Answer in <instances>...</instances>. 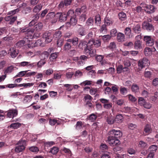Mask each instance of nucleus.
Listing matches in <instances>:
<instances>
[{
  "label": "nucleus",
  "mask_w": 158,
  "mask_h": 158,
  "mask_svg": "<svg viewBox=\"0 0 158 158\" xmlns=\"http://www.w3.org/2000/svg\"><path fill=\"white\" fill-rule=\"evenodd\" d=\"M26 141L25 139L20 140L17 143V146L15 149V151L17 152H20L24 150L26 144Z\"/></svg>",
  "instance_id": "nucleus-1"
},
{
  "label": "nucleus",
  "mask_w": 158,
  "mask_h": 158,
  "mask_svg": "<svg viewBox=\"0 0 158 158\" xmlns=\"http://www.w3.org/2000/svg\"><path fill=\"white\" fill-rule=\"evenodd\" d=\"M107 138V142L110 146H115L118 145L120 144V141L117 138L114 137L112 135H109Z\"/></svg>",
  "instance_id": "nucleus-2"
},
{
  "label": "nucleus",
  "mask_w": 158,
  "mask_h": 158,
  "mask_svg": "<svg viewBox=\"0 0 158 158\" xmlns=\"http://www.w3.org/2000/svg\"><path fill=\"white\" fill-rule=\"evenodd\" d=\"M150 65L149 61L146 58H144L140 60L138 63V66L139 68L142 69L146 66H148Z\"/></svg>",
  "instance_id": "nucleus-3"
},
{
  "label": "nucleus",
  "mask_w": 158,
  "mask_h": 158,
  "mask_svg": "<svg viewBox=\"0 0 158 158\" xmlns=\"http://www.w3.org/2000/svg\"><path fill=\"white\" fill-rule=\"evenodd\" d=\"M108 134L112 135L117 139L121 137L122 136V133L120 130L115 129L110 131L108 132Z\"/></svg>",
  "instance_id": "nucleus-4"
},
{
  "label": "nucleus",
  "mask_w": 158,
  "mask_h": 158,
  "mask_svg": "<svg viewBox=\"0 0 158 158\" xmlns=\"http://www.w3.org/2000/svg\"><path fill=\"white\" fill-rule=\"evenodd\" d=\"M143 40L145 42L146 44L149 46H152L155 42L154 40L150 36H144Z\"/></svg>",
  "instance_id": "nucleus-5"
},
{
  "label": "nucleus",
  "mask_w": 158,
  "mask_h": 158,
  "mask_svg": "<svg viewBox=\"0 0 158 158\" xmlns=\"http://www.w3.org/2000/svg\"><path fill=\"white\" fill-rule=\"evenodd\" d=\"M142 28L147 31H153L154 30V27L152 24L147 21L144 22L142 24Z\"/></svg>",
  "instance_id": "nucleus-6"
},
{
  "label": "nucleus",
  "mask_w": 158,
  "mask_h": 158,
  "mask_svg": "<svg viewBox=\"0 0 158 158\" xmlns=\"http://www.w3.org/2000/svg\"><path fill=\"white\" fill-rule=\"evenodd\" d=\"M84 51L85 54H88L91 56H94L96 55V50L95 49H93L90 47H89V45L86 46L85 49H84Z\"/></svg>",
  "instance_id": "nucleus-7"
},
{
  "label": "nucleus",
  "mask_w": 158,
  "mask_h": 158,
  "mask_svg": "<svg viewBox=\"0 0 158 158\" xmlns=\"http://www.w3.org/2000/svg\"><path fill=\"white\" fill-rule=\"evenodd\" d=\"M18 53V50L15 47H12L9 49L8 54L10 55L12 58H15L17 56Z\"/></svg>",
  "instance_id": "nucleus-8"
},
{
  "label": "nucleus",
  "mask_w": 158,
  "mask_h": 158,
  "mask_svg": "<svg viewBox=\"0 0 158 158\" xmlns=\"http://www.w3.org/2000/svg\"><path fill=\"white\" fill-rule=\"evenodd\" d=\"M18 110L16 109H11L7 111V115L10 118H13L18 114Z\"/></svg>",
  "instance_id": "nucleus-9"
},
{
  "label": "nucleus",
  "mask_w": 158,
  "mask_h": 158,
  "mask_svg": "<svg viewBox=\"0 0 158 158\" xmlns=\"http://www.w3.org/2000/svg\"><path fill=\"white\" fill-rule=\"evenodd\" d=\"M43 37L45 40L46 43L50 42L52 40V35L50 32H46L44 34Z\"/></svg>",
  "instance_id": "nucleus-10"
},
{
  "label": "nucleus",
  "mask_w": 158,
  "mask_h": 158,
  "mask_svg": "<svg viewBox=\"0 0 158 158\" xmlns=\"http://www.w3.org/2000/svg\"><path fill=\"white\" fill-rule=\"evenodd\" d=\"M56 15L59 17V20L60 22H64L68 18L66 14L64 12H58L56 13Z\"/></svg>",
  "instance_id": "nucleus-11"
},
{
  "label": "nucleus",
  "mask_w": 158,
  "mask_h": 158,
  "mask_svg": "<svg viewBox=\"0 0 158 158\" xmlns=\"http://www.w3.org/2000/svg\"><path fill=\"white\" fill-rule=\"evenodd\" d=\"M89 44H91V45L93 44L95 47L98 48L101 45V42L99 40H95L92 39L89 41Z\"/></svg>",
  "instance_id": "nucleus-12"
},
{
  "label": "nucleus",
  "mask_w": 158,
  "mask_h": 158,
  "mask_svg": "<svg viewBox=\"0 0 158 158\" xmlns=\"http://www.w3.org/2000/svg\"><path fill=\"white\" fill-rule=\"evenodd\" d=\"M28 38H24L22 40H21L17 43L15 45L17 47V48H21L24 45V44L26 43V42L28 41V40L27 39Z\"/></svg>",
  "instance_id": "nucleus-13"
},
{
  "label": "nucleus",
  "mask_w": 158,
  "mask_h": 158,
  "mask_svg": "<svg viewBox=\"0 0 158 158\" xmlns=\"http://www.w3.org/2000/svg\"><path fill=\"white\" fill-rule=\"evenodd\" d=\"M77 27L78 28V33L80 35L82 36L86 34L85 30L84 27L79 25H78Z\"/></svg>",
  "instance_id": "nucleus-14"
},
{
  "label": "nucleus",
  "mask_w": 158,
  "mask_h": 158,
  "mask_svg": "<svg viewBox=\"0 0 158 158\" xmlns=\"http://www.w3.org/2000/svg\"><path fill=\"white\" fill-rule=\"evenodd\" d=\"M156 51V49L153 48L152 49L151 48L147 47L145 48L144 50V53L146 56H149L151 55L153 51Z\"/></svg>",
  "instance_id": "nucleus-15"
},
{
  "label": "nucleus",
  "mask_w": 158,
  "mask_h": 158,
  "mask_svg": "<svg viewBox=\"0 0 158 158\" xmlns=\"http://www.w3.org/2000/svg\"><path fill=\"white\" fill-rule=\"evenodd\" d=\"M156 8L152 5H148L147 9L145 10V11L148 14L152 13L155 11Z\"/></svg>",
  "instance_id": "nucleus-16"
},
{
  "label": "nucleus",
  "mask_w": 158,
  "mask_h": 158,
  "mask_svg": "<svg viewBox=\"0 0 158 158\" xmlns=\"http://www.w3.org/2000/svg\"><path fill=\"white\" fill-rule=\"evenodd\" d=\"M132 30L135 33H139L141 31L140 25L138 24L134 25L132 27Z\"/></svg>",
  "instance_id": "nucleus-17"
},
{
  "label": "nucleus",
  "mask_w": 158,
  "mask_h": 158,
  "mask_svg": "<svg viewBox=\"0 0 158 158\" xmlns=\"http://www.w3.org/2000/svg\"><path fill=\"white\" fill-rule=\"evenodd\" d=\"M21 30V32L22 33H23L25 32H27L28 33V34H30V33L33 34L34 31V29H31L25 27H24L20 29Z\"/></svg>",
  "instance_id": "nucleus-18"
},
{
  "label": "nucleus",
  "mask_w": 158,
  "mask_h": 158,
  "mask_svg": "<svg viewBox=\"0 0 158 158\" xmlns=\"http://www.w3.org/2000/svg\"><path fill=\"white\" fill-rule=\"evenodd\" d=\"M88 58V57L85 55L81 56L78 61V64L80 65H83L85 64L84 62L86 61Z\"/></svg>",
  "instance_id": "nucleus-19"
},
{
  "label": "nucleus",
  "mask_w": 158,
  "mask_h": 158,
  "mask_svg": "<svg viewBox=\"0 0 158 158\" xmlns=\"http://www.w3.org/2000/svg\"><path fill=\"white\" fill-rule=\"evenodd\" d=\"M42 7L43 5L40 4L34 7L33 9V11L35 13H38L42 10Z\"/></svg>",
  "instance_id": "nucleus-20"
},
{
  "label": "nucleus",
  "mask_w": 158,
  "mask_h": 158,
  "mask_svg": "<svg viewBox=\"0 0 158 158\" xmlns=\"http://www.w3.org/2000/svg\"><path fill=\"white\" fill-rule=\"evenodd\" d=\"M124 34L122 33L119 32L117 34V40L119 42H122L124 41L125 39Z\"/></svg>",
  "instance_id": "nucleus-21"
},
{
  "label": "nucleus",
  "mask_w": 158,
  "mask_h": 158,
  "mask_svg": "<svg viewBox=\"0 0 158 158\" xmlns=\"http://www.w3.org/2000/svg\"><path fill=\"white\" fill-rule=\"evenodd\" d=\"M58 55V52H55L52 53L49 57V59L50 60L52 61H55Z\"/></svg>",
  "instance_id": "nucleus-22"
},
{
  "label": "nucleus",
  "mask_w": 158,
  "mask_h": 158,
  "mask_svg": "<svg viewBox=\"0 0 158 158\" xmlns=\"http://www.w3.org/2000/svg\"><path fill=\"white\" fill-rule=\"evenodd\" d=\"M49 56V53L48 52L46 51H45L41 53L40 57L42 59L46 61Z\"/></svg>",
  "instance_id": "nucleus-23"
},
{
  "label": "nucleus",
  "mask_w": 158,
  "mask_h": 158,
  "mask_svg": "<svg viewBox=\"0 0 158 158\" xmlns=\"http://www.w3.org/2000/svg\"><path fill=\"white\" fill-rule=\"evenodd\" d=\"M21 126V123H16L11 124L8 127L14 129H17L19 127Z\"/></svg>",
  "instance_id": "nucleus-24"
},
{
  "label": "nucleus",
  "mask_w": 158,
  "mask_h": 158,
  "mask_svg": "<svg viewBox=\"0 0 158 158\" xmlns=\"http://www.w3.org/2000/svg\"><path fill=\"white\" fill-rule=\"evenodd\" d=\"M106 122L109 124H112L115 122L114 117L112 116H108L106 118Z\"/></svg>",
  "instance_id": "nucleus-25"
},
{
  "label": "nucleus",
  "mask_w": 158,
  "mask_h": 158,
  "mask_svg": "<svg viewBox=\"0 0 158 158\" xmlns=\"http://www.w3.org/2000/svg\"><path fill=\"white\" fill-rule=\"evenodd\" d=\"M123 119V117L121 114L117 115L114 119L115 122L117 123H120L122 122Z\"/></svg>",
  "instance_id": "nucleus-26"
},
{
  "label": "nucleus",
  "mask_w": 158,
  "mask_h": 158,
  "mask_svg": "<svg viewBox=\"0 0 158 158\" xmlns=\"http://www.w3.org/2000/svg\"><path fill=\"white\" fill-rule=\"evenodd\" d=\"M53 37L56 40L62 38V33L61 31H56L53 35Z\"/></svg>",
  "instance_id": "nucleus-27"
},
{
  "label": "nucleus",
  "mask_w": 158,
  "mask_h": 158,
  "mask_svg": "<svg viewBox=\"0 0 158 158\" xmlns=\"http://www.w3.org/2000/svg\"><path fill=\"white\" fill-rule=\"evenodd\" d=\"M34 83H24L18 85V87H23L25 88H27L28 87H30L34 85Z\"/></svg>",
  "instance_id": "nucleus-28"
},
{
  "label": "nucleus",
  "mask_w": 158,
  "mask_h": 158,
  "mask_svg": "<svg viewBox=\"0 0 158 158\" xmlns=\"http://www.w3.org/2000/svg\"><path fill=\"white\" fill-rule=\"evenodd\" d=\"M32 98L31 95H27L23 98V102L25 103H29L32 100Z\"/></svg>",
  "instance_id": "nucleus-29"
},
{
  "label": "nucleus",
  "mask_w": 158,
  "mask_h": 158,
  "mask_svg": "<svg viewBox=\"0 0 158 158\" xmlns=\"http://www.w3.org/2000/svg\"><path fill=\"white\" fill-rule=\"evenodd\" d=\"M158 148L157 146L156 145H152L150 146L149 150L150 152H153L155 154Z\"/></svg>",
  "instance_id": "nucleus-30"
},
{
  "label": "nucleus",
  "mask_w": 158,
  "mask_h": 158,
  "mask_svg": "<svg viewBox=\"0 0 158 158\" xmlns=\"http://www.w3.org/2000/svg\"><path fill=\"white\" fill-rule=\"evenodd\" d=\"M123 69H125L127 71H129V68L127 67H124V68H123V66L122 65H120L118 66V67L117 68V73H120L122 71V70Z\"/></svg>",
  "instance_id": "nucleus-31"
},
{
  "label": "nucleus",
  "mask_w": 158,
  "mask_h": 158,
  "mask_svg": "<svg viewBox=\"0 0 158 158\" xmlns=\"http://www.w3.org/2000/svg\"><path fill=\"white\" fill-rule=\"evenodd\" d=\"M118 16L119 19L122 21L125 20L127 18L126 14L123 12L119 13Z\"/></svg>",
  "instance_id": "nucleus-32"
},
{
  "label": "nucleus",
  "mask_w": 158,
  "mask_h": 158,
  "mask_svg": "<svg viewBox=\"0 0 158 158\" xmlns=\"http://www.w3.org/2000/svg\"><path fill=\"white\" fill-rule=\"evenodd\" d=\"M77 19L76 16H74L71 17L70 19L69 23L72 25L74 26L77 23Z\"/></svg>",
  "instance_id": "nucleus-33"
},
{
  "label": "nucleus",
  "mask_w": 158,
  "mask_h": 158,
  "mask_svg": "<svg viewBox=\"0 0 158 158\" xmlns=\"http://www.w3.org/2000/svg\"><path fill=\"white\" fill-rule=\"evenodd\" d=\"M95 23L98 26H100L101 23V18L99 15H97L95 18Z\"/></svg>",
  "instance_id": "nucleus-34"
},
{
  "label": "nucleus",
  "mask_w": 158,
  "mask_h": 158,
  "mask_svg": "<svg viewBox=\"0 0 158 158\" xmlns=\"http://www.w3.org/2000/svg\"><path fill=\"white\" fill-rule=\"evenodd\" d=\"M113 23V21L110 19L108 18H105L104 19V23L106 26H108L111 25Z\"/></svg>",
  "instance_id": "nucleus-35"
},
{
  "label": "nucleus",
  "mask_w": 158,
  "mask_h": 158,
  "mask_svg": "<svg viewBox=\"0 0 158 158\" xmlns=\"http://www.w3.org/2000/svg\"><path fill=\"white\" fill-rule=\"evenodd\" d=\"M134 47L136 49H140L142 48L141 42L140 40H136L135 42Z\"/></svg>",
  "instance_id": "nucleus-36"
},
{
  "label": "nucleus",
  "mask_w": 158,
  "mask_h": 158,
  "mask_svg": "<svg viewBox=\"0 0 158 158\" xmlns=\"http://www.w3.org/2000/svg\"><path fill=\"white\" fill-rule=\"evenodd\" d=\"M144 131L147 134H149L151 132V126L149 124H146L144 127Z\"/></svg>",
  "instance_id": "nucleus-37"
},
{
  "label": "nucleus",
  "mask_w": 158,
  "mask_h": 158,
  "mask_svg": "<svg viewBox=\"0 0 158 158\" xmlns=\"http://www.w3.org/2000/svg\"><path fill=\"white\" fill-rule=\"evenodd\" d=\"M84 98L86 104H87L91 102L92 98L90 95H87L85 96Z\"/></svg>",
  "instance_id": "nucleus-38"
},
{
  "label": "nucleus",
  "mask_w": 158,
  "mask_h": 158,
  "mask_svg": "<svg viewBox=\"0 0 158 158\" xmlns=\"http://www.w3.org/2000/svg\"><path fill=\"white\" fill-rule=\"evenodd\" d=\"M97 117V115L95 114H92L89 115V120L91 122H94L96 120Z\"/></svg>",
  "instance_id": "nucleus-39"
},
{
  "label": "nucleus",
  "mask_w": 158,
  "mask_h": 158,
  "mask_svg": "<svg viewBox=\"0 0 158 158\" xmlns=\"http://www.w3.org/2000/svg\"><path fill=\"white\" fill-rule=\"evenodd\" d=\"M125 35L129 38H130L131 35V30L130 28L126 27L124 30Z\"/></svg>",
  "instance_id": "nucleus-40"
},
{
  "label": "nucleus",
  "mask_w": 158,
  "mask_h": 158,
  "mask_svg": "<svg viewBox=\"0 0 158 158\" xmlns=\"http://www.w3.org/2000/svg\"><path fill=\"white\" fill-rule=\"evenodd\" d=\"M14 66L11 65L8 67L4 71L5 75H6L7 73H11L14 69Z\"/></svg>",
  "instance_id": "nucleus-41"
},
{
  "label": "nucleus",
  "mask_w": 158,
  "mask_h": 158,
  "mask_svg": "<svg viewBox=\"0 0 158 158\" xmlns=\"http://www.w3.org/2000/svg\"><path fill=\"white\" fill-rule=\"evenodd\" d=\"M56 15L54 12H52L49 13L46 16L47 19H49L53 18Z\"/></svg>",
  "instance_id": "nucleus-42"
},
{
  "label": "nucleus",
  "mask_w": 158,
  "mask_h": 158,
  "mask_svg": "<svg viewBox=\"0 0 158 158\" xmlns=\"http://www.w3.org/2000/svg\"><path fill=\"white\" fill-rule=\"evenodd\" d=\"M94 20L91 17L89 18L86 22V25L88 26H92L94 24Z\"/></svg>",
  "instance_id": "nucleus-43"
},
{
  "label": "nucleus",
  "mask_w": 158,
  "mask_h": 158,
  "mask_svg": "<svg viewBox=\"0 0 158 158\" xmlns=\"http://www.w3.org/2000/svg\"><path fill=\"white\" fill-rule=\"evenodd\" d=\"M139 87L136 84H133L131 86V89L133 92L136 93L139 91Z\"/></svg>",
  "instance_id": "nucleus-44"
},
{
  "label": "nucleus",
  "mask_w": 158,
  "mask_h": 158,
  "mask_svg": "<svg viewBox=\"0 0 158 158\" xmlns=\"http://www.w3.org/2000/svg\"><path fill=\"white\" fill-rule=\"evenodd\" d=\"M56 45L59 47H61L63 44L64 40L62 38L56 40Z\"/></svg>",
  "instance_id": "nucleus-45"
},
{
  "label": "nucleus",
  "mask_w": 158,
  "mask_h": 158,
  "mask_svg": "<svg viewBox=\"0 0 158 158\" xmlns=\"http://www.w3.org/2000/svg\"><path fill=\"white\" fill-rule=\"evenodd\" d=\"M43 24L42 23H38L37 24H36L34 27V29L36 31H38L39 30L41 29L43 27Z\"/></svg>",
  "instance_id": "nucleus-46"
},
{
  "label": "nucleus",
  "mask_w": 158,
  "mask_h": 158,
  "mask_svg": "<svg viewBox=\"0 0 158 158\" xmlns=\"http://www.w3.org/2000/svg\"><path fill=\"white\" fill-rule=\"evenodd\" d=\"M59 151L58 148L56 147H53L51 149L49 152L51 153L53 155L56 154Z\"/></svg>",
  "instance_id": "nucleus-47"
},
{
  "label": "nucleus",
  "mask_w": 158,
  "mask_h": 158,
  "mask_svg": "<svg viewBox=\"0 0 158 158\" xmlns=\"http://www.w3.org/2000/svg\"><path fill=\"white\" fill-rule=\"evenodd\" d=\"M46 75L49 76L52 74L53 72V70L51 68H49L44 71Z\"/></svg>",
  "instance_id": "nucleus-48"
},
{
  "label": "nucleus",
  "mask_w": 158,
  "mask_h": 158,
  "mask_svg": "<svg viewBox=\"0 0 158 158\" xmlns=\"http://www.w3.org/2000/svg\"><path fill=\"white\" fill-rule=\"evenodd\" d=\"M146 101L142 97L139 98L138 100V104L141 106H143L145 104Z\"/></svg>",
  "instance_id": "nucleus-49"
},
{
  "label": "nucleus",
  "mask_w": 158,
  "mask_h": 158,
  "mask_svg": "<svg viewBox=\"0 0 158 158\" xmlns=\"http://www.w3.org/2000/svg\"><path fill=\"white\" fill-rule=\"evenodd\" d=\"M46 63V61L44 60L41 59L37 63V65L38 67L40 68L43 65H44Z\"/></svg>",
  "instance_id": "nucleus-50"
},
{
  "label": "nucleus",
  "mask_w": 158,
  "mask_h": 158,
  "mask_svg": "<svg viewBox=\"0 0 158 158\" xmlns=\"http://www.w3.org/2000/svg\"><path fill=\"white\" fill-rule=\"evenodd\" d=\"M139 147L141 148H144L147 146V144L143 141H140L138 144Z\"/></svg>",
  "instance_id": "nucleus-51"
},
{
  "label": "nucleus",
  "mask_w": 158,
  "mask_h": 158,
  "mask_svg": "<svg viewBox=\"0 0 158 158\" xmlns=\"http://www.w3.org/2000/svg\"><path fill=\"white\" fill-rule=\"evenodd\" d=\"M83 124L81 121H78L76 125V128L79 130L81 129L82 127Z\"/></svg>",
  "instance_id": "nucleus-52"
},
{
  "label": "nucleus",
  "mask_w": 158,
  "mask_h": 158,
  "mask_svg": "<svg viewBox=\"0 0 158 158\" xmlns=\"http://www.w3.org/2000/svg\"><path fill=\"white\" fill-rule=\"evenodd\" d=\"M29 150L31 152H38L39 150L38 148L35 146H33L29 148Z\"/></svg>",
  "instance_id": "nucleus-53"
},
{
  "label": "nucleus",
  "mask_w": 158,
  "mask_h": 158,
  "mask_svg": "<svg viewBox=\"0 0 158 158\" xmlns=\"http://www.w3.org/2000/svg\"><path fill=\"white\" fill-rule=\"evenodd\" d=\"M106 26L105 24L102 25L100 30V32L103 33H105L107 30Z\"/></svg>",
  "instance_id": "nucleus-54"
},
{
  "label": "nucleus",
  "mask_w": 158,
  "mask_h": 158,
  "mask_svg": "<svg viewBox=\"0 0 158 158\" xmlns=\"http://www.w3.org/2000/svg\"><path fill=\"white\" fill-rule=\"evenodd\" d=\"M121 93L123 95H125L127 94V91L126 88L121 87L120 89Z\"/></svg>",
  "instance_id": "nucleus-55"
},
{
  "label": "nucleus",
  "mask_w": 158,
  "mask_h": 158,
  "mask_svg": "<svg viewBox=\"0 0 158 158\" xmlns=\"http://www.w3.org/2000/svg\"><path fill=\"white\" fill-rule=\"evenodd\" d=\"M117 33V31L116 28H114L111 30L110 31V34L111 36L114 37Z\"/></svg>",
  "instance_id": "nucleus-56"
},
{
  "label": "nucleus",
  "mask_w": 158,
  "mask_h": 158,
  "mask_svg": "<svg viewBox=\"0 0 158 158\" xmlns=\"http://www.w3.org/2000/svg\"><path fill=\"white\" fill-rule=\"evenodd\" d=\"M40 33L38 31H36L33 35L31 36L30 38L31 39L38 38L40 36Z\"/></svg>",
  "instance_id": "nucleus-57"
},
{
  "label": "nucleus",
  "mask_w": 158,
  "mask_h": 158,
  "mask_svg": "<svg viewBox=\"0 0 158 158\" xmlns=\"http://www.w3.org/2000/svg\"><path fill=\"white\" fill-rule=\"evenodd\" d=\"M67 15V17L68 18V17H72L73 16H75L74 15V11L71 10H69L67 12V14H66Z\"/></svg>",
  "instance_id": "nucleus-58"
},
{
  "label": "nucleus",
  "mask_w": 158,
  "mask_h": 158,
  "mask_svg": "<svg viewBox=\"0 0 158 158\" xmlns=\"http://www.w3.org/2000/svg\"><path fill=\"white\" fill-rule=\"evenodd\" d=\"M74 74V76L77 78L81 77L83 74L82 73L80 70H77L76 71Z\"/></svg>",
  "instance_id": "nucleus-59"
},
{
  "label": "nucleus",
  "mask_w": 158,
  "mask_h": 158,
  "mask_svg": "<svg viewBox=\"0 0 158 158\" xmlns=\"http://www.w3.org/2000/svg\"><path fill=\"white\" fill-rule=\"evenodd\" d=\"M120 53L121 55L123 56H130V51H123L122 50H120Z\"/></svg>",
  "instance_id": "nucleus-60"
},
{
  "label": "nucleus",
  "mask_w": 158,
  "mask_h": 158,
  "mask_svg": "<svg viewBox=\"0 0 158 158\" xmlns=\"http://www.w3.org/2000/svg\"><path fill=\"white\" fill-rule=\"evenodd\" d=\"M71 47V45L69 43L67 42L66 43L64 47V50L65 51H67L70 49Z\"/></svg>",
  "instance_id": "nucleus-61"
},
{
  "label": "nucleus",
  "mask_w": 158,
  "mask_h": 158,
  "mask_svg": "<svg viewBox=\"0 0 158 158\" xmlns=\"http://www.w3.org/2000/svg\"><path fill=\"white\" fill-rule=\"evenodd\" d=\"M111 37V36L110 35H107L102 36V39L104 41H108L110 39Z\"/></svg>",
  "instance_id": "nucleus-62"
},
{
  "label": "nucleus",
  "mask_w": 158,
  "mask_h": 158,
  "mask_svg": "<svg viewBox=\"0 0 158 158\" xmlns=\"http://www.w3.org/2000/svg\"><path fill=\"white\" fill-rule=\"evenodd\" d=\"M98 91L97 88H91L89 90V93L92 95H95Z\"/></svg>",
  "instance_id": "nucleus-63"
},
{
  "label": "nucleus",
  "mask_w": 158,
  "mask_h": 158,
  "mask_svg": "<svg viewBox=\"0 0 158 158\" xmlns=\"http://www.w3.org/2000/svg\"><path fill=\"white\" fill-rule=\"evenodd\" d=\"M86 19V15L85 14H82L80 17L79 20L81 22H84Z\"/></svg>",
  "instance_id": "nucleus-64"
}]
</instances>
